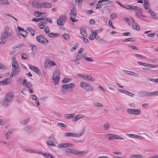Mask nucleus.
<instances>
[{
  "mask_svg": "<svg viewBox=\"0 0 158 158\" xmlns=\"http://www.w3.org/2000/svg\"><path fill=\"white\" fill-rule=\"evenodd\" d=\"M131 10L136 12L135 15L137 18L143 21H145V18H147V17L142 14L143 10L141 7L138 6H132Z\"/></svg>",
  "mask_w": 158,
  "mask_h": 158,
  "instance_id": "nucleus-1",
  "label": "nucleus"
},
{
  "mask_svg": "<svg viewBox=\"0 0 158 158\" xmlns=\"http://www.w3.org/2000/svg\"><path fill=\"white\" fill-rule=\"evenodd\" d=\"M33 7H35L38 8H50L52 6L51 3L48 2H43L41 3H36L35 5L32 4Z\"/></svg>",
  "mask_w": 158,
  "mask_h": 158,
  "instance_id": "nucleus-2",
  "label": "nucleus"
},
{
  "mask_svg": "<svg viewBox=\"0 0 158 158\" xmlns=\"http://www.w3.org/2000/svg\"><path fill=\"white\" fill-rule=\"evenodd\" d=\"M60 71L58 69H56L52 75V79L55 85H58L59 83Z\"/></svg>",
  "mask_w": 158,
  "mask_h": 158,
  "instance_id": "nucleus-3",
  "label": "nucleus"
},
{
  "mask_svg": "<svg viewBox=\"0 0 158 158\" xmlns=\"http://www.w3.org/2000/svg\"><path fill=\"white\" fill-rule=\"evenodd\" d=\"M85 129V128H83L81 132L79 134H75L74 133L68 132L66 133L65 134V136H70L73 137H80L84 133Z\"/></svg>",
  "mask_w": 158,
  "mask_h": 158,
  "instance_id": "nucleus-4",
  "label": "nucleus"
},
{
  "mask_svg": "<svg viewBox=\"0 0 158 158\" xmlns=\"http://www.w3.org/2000/svg\"><path fill=\"white\" fill-rule=\"evenodd\" d=\"M127 112L128 114L133 115H137L141 113V110L139 109H134L129 108L127 109Z\"/></svg>",
  "mask_w": 158,
  "mask_h": 158,
  "instance_id": "nucleus-5",
  "label": "nucleus"
},
{
  "mask_svg": "<svg viewBox=\"0 0 158 158\" xmlns=\"http://www.w3.org/2000/svg\"><path fill=\"white\" fill-rule=\"evenodd\" d=\"M66 19L65 15H63L60 16L57 19L56 22L58 25L62 26L65 23Z\"/></svg>",
  "mask_w": 158,
  "mask_h": 158,
  "instance_id": "nucleus-6",
  "label": "nucleus"
},
{
  "mask_svg": "<svg viewBox=\"0 0 158 158\" xmlns=\"http://www.w3.org/2000/svg\"><path fill=\"white\" fill-rule=\"evenodd\" d=\"M80 85L83 89L87 91H93L94 90V88L92 86L89 84L83 82H81Z\"/></svg>",
  "mask_w": 158,
  "mask_h": 158,
  "instance_id": "nucleus-7",
  "label": "nucleus"
},
{
  "mask_svg": "<svg viewBox=\"0 0 158 158\" xmlns=\"http://www.w3.org/2000/svg\"><path fill=\"white\" fill-rule=\"evenodd\" d=\"M36 40L38 42L44 44H46L48 42V40L42 35L37 36Z\"/></svg>",
  "mask_w": 158,
  "mask_h": 158,
  "instance_id": "nucleus-8",
  "label": "nucleus"
},
{
  "mask_svg": "<svg viewBox=\"0 0 158 158\" xmlns=\"http://www.w3.org/2000/svg\"><path fill=\"white\" fill-rule=\"evenodd\" d=\"M56 65V63L48 59H46L44 61V66L45 69L49 68V66H54Z\"/></svg>",
  "mask_w": 158,
  "mask_h": 158,
  "instance_id": "nucleus-9",
  "label": "nucleus"
},
{
  "mask_svg": "<svg viewBox=\"0 0 158 158\" xmlns=\"http://www.w3.org/2000/svg\"><path fill=\"white\" fill-rule=\"evenodd\" d=\"M75 86L73 83H69L67 84H63L62 86L61 89L62 91L68 90L69 89H72Z\"/></svg>",
  "mask_w": 158,
  "mask_h": 158,
  "instance_id": "nucleus-10",
  "label": "nucleus"
},
{
  "mask_svg": "<svg viewBox=\"0 0 158 158\" xmlns=\"http://www.w3.org/2000/svg\"><path fill=\"white\" fill-rule=\"evenodd\" d=\"M10 35V34L7 31H6L2 34L1 37V43L4 44L5 43L6 41V39L8 38Z\"/></svg>",
  "mask_w": 158,
  "mask_h": 158,
  "instance_id": "nucleus-11",
  "label": "nucleus"
},
{
  "mask_svg": "<svg viewBox=\"0 0 158 158\" xmlns=\"http://www.w3.org/2000/svg\"><path fill=\"white\" fill-rule=\"evenodd\" d=\"M12 101V100L8 99L5 98L1 103L2 105L3 106H10Z\"/></svg>",
  "mask_w": 158,
  "mask_h": 158,
  "instance_id": "nucleus-12",
  "label": "nucleus"
},
{
  "mask_svg": "<svg viewBox=\"0 0 158 158\" xmlns=\"http://www.w3.org/2000/svg\"><path fill=\"white\" fill-rule=\"evenodd\" d=\"M72 144L70 143H62L58 145L57 148H66L68 147H71L72 146Z\"/></svg>",
  "mask_w": 158,
  "mask_h": 158,
  "instance_id": "nucleus-13",
  "label": "nucleus"
},
{
  "mask_svg": "<svg viewBox=\"0 0 158 158\" xmlns=\"http://www.w3.org/2000/svg\"><path fill=\"white\" fill-rule=\"evenodd\" d=\"M29 67L30 68L34 71L35 73L38 74V75H40L41 73L40 71L37 67L31 65H29Z\"/></svg>",
  "mask_w": 158,
  "mask_h": 158,
  "instance_id": "nucleus-14",
  "label": "nucleus"
},
{
  "mask_svg": "<svg viewBox=\"0 0 158 158\" xmlns=\"http://www.w3.org/2000/svg\"><path fill=\"white\" fill-rule=\"evenodd\" d=\"M116 2L119 5V6L123 7V8L127 10H131L132 6H131L129 5H123L121 3H120L119 2L117 1Z\"/></svg>",
  "mask_w": 158,
  "mask_h": 158,
  "instance_id": "nucleus-15",
  "label": "nucleus"
},
{
  "mask_svg": "<svg viewBox=\"0 0 158 158\" xmlns=\"http://www.w3.org/2000/svg\"><path fill=\"white\" fill-rule=\"evenodd\" d=\"M10 82V78H6L5 79L0 81V85H7Z\"/></svg>",
  "mask_w": 158,
  "mask_h": 158,
  "instance_id": "nucleus-16",
  "label": "nucleus"
},
{
  "mask_svg": "<svg viewBox=\"0 0 158 158\" xmlns=\"http://www.w3.org/2000/svg\"><path fill=\"white\" fill-rule=\"evenodd\" d=\"M12 71L10 75V77H12L15 76L16 75L19 73L20 71L19 69H12Z\"/></svg>",
  "mask_w": 158,
  "mask_h": 158,
  "instance_id": "nucleus-17",
  "label": "nucleus"
},
{
  "mask_svg": "<svg viewBox=\"0 0 158 158\" xmlns=\"http://www.w3.org/2000/svg\"><path fill=\"white\" fill-rule=\"evenodd\" d=\"M14 95L13 93L10 92L7 93L5 96V98L10 100H12V98L14 97Z\"/></svg>",
  "mask_w": 158,
  "mask_h": 158,
  "instance_id": "nucleus-18",
  "label": "nucleus"
},
{
  "mask_svg": "<svg viewBox=\"0 0 158 158\" xmlns=\"http://www.w3.org/2000/svg\"><path fill=\"white\" fill-rule=\"evenodd\" d=\"M126 135L131 138H135L136 139H140L142 137V136L137 135L134 134H126Z\"/></svg>",
  "mask_w": 158,
  "mask_h": 158,
  "instance_id": "nucleus-19",
  "label": "nucleus"
},
{
  "mask_svg": "<svg viewBox=\"0 0 158 158\" xmlns=\"http://www.w3.org/2000/svg\"><path fill=\"white\" fill-rule=\"evenodd\" d=\"M110 0H100L98 1V3H101L103 2V4L106 5H110L112 2Z\"/></svg>",
  "mask_w": 158,
  "mask_h": 158,
  "instance_id": "nucleus-20",
  "label": "nucleus"
},
{
  "mask_svg": "<svg viewBox=\"0 0 158 158\" xmlns=\"http://www.w3.org/2000/svg\"><path fill=\"white\" fill-rule=\"evenodd\" d=\"M88 151L87 152L85 151H82L80 152H77L76 151L75 155L79 156H82L85 154H87L88 153Z\"/></svg>",
  "mask_w": 158,
  "mask_h": 158,
  "instance_id": "nucleus-21",
  "label": "nucleus"
},
{
  "mask_svg": "<svg viewBox=\"0 0 158 158\" xmlns=\"http://www.w3.org/2000/svg\"><path fill=\"white\" fill-rule=\"evenodd\" d=\"M84 117V116L81 114H78L75 116L74 118L73 119V121L76 122L79 120L81 118H83Z\"/></svg>",
  "mask_w": 158,
  "mask_h": 158,
  "instance_id": "nucleus-22",
  "label": "nucleus"
},
{
  "mask_svg": "<svg viewBox=\"0 0 158 158\" xmlns=\"http://www.w3.org/2000/svg\"><path fill=\"white\" fill-rule=\"evenodd\" d=\"M149 11L150 13V15L154 19H156L157 18V17L156 15L155 12L153 11L150 8H149Z\"/></svg>",
  "mask_w": 158,
  "mask_h": 158,
  "instance_id": "nucleus-23",
  "label": "nucleus"
},
{
  "mask_svg": "<svg viewBox=\"0 0 158 158\" xmlns=\"http://www.w3.org/2000/svg\"><path fill=\"white\" fill-rule=\"evenodd\" d=\"M70 15L71 16L70 17H75L77 15V12L74 8H73L71 10Z\"/></svg>",
  "mask_w": 158,
  "mask_h": 158,
  "instance_id": "nucleus-24",
  "label": "nucleus"
},
{
  "mask_svg": "<svg viewBox=\"0 0 158 158\" xmlns=\"http://www.w3.org/2000/svg\"><path fill=\"white\" fill-rule=\"evenodd\" d=\"M30 119L29 118H27L24 119V120L20 121L19 122V123L20 124L24 126L26 125L28 123Z\"/></svg>",
  "mask_w": 158,
  "mask_h": 158,
  "instance_id": "nucleus-25",
  "label": "nucleus"
},
{
  "mask_svg": "<svg viewBox=\"0 0 158 158\" xmlns=\"http://www.w3.org/2000/svg\"><path fill=\"white\" fill-rule=\"evenodd\" d=\"M85 80L88 81H95V79L94 78L92 77L91 76L86 75Z\"/></svg>",
  "mask_w": 158,
  "mask_h": 158,
  "instance_id": "nucleus-26",
  "label": "nucleus"
},
{
  "mask_svg": "<svg viewBox=\"0 0 158 158\" xmlns=\"http://www.w3.org/2000/svg\"><path fill=\"white\" fill-rule=\"evenodd\" d=\"M80 33L81 35L84 37L87 36V34L86 32V31L84 28H81L80 29Z\"/></svg>",
  "mask_w": 158,
  "mask_h": 158,
  "instance_id": "nucleus-27",
  "label": "nucleus"
},
{
  "mask_svg": "<svg viewBox=\"0 0 158 158\" xmlns=\"http://www.w3.org/2000/svg\"><path fill=\"white\" fill-rule=\"evenodd\" d=\"M40 154L42 155L44 157H47V158H54L51 154L49 153H43L41 152Z\"/></svg>",
  "mask_w": 158,
  "mask_h": 158,
  "instance_id": "nucleus-28",
  "label": "nucleus"
},
{
  "mask_svg": "<svg viewBox=\"0 0 158 158\" xmlns=\"http://www.w3.org/2000/svg\"><path fill=\"white\" fill-rule=\"evenodd\" d=\"M45 22L43 21L40 22L38 23L39 27L41 29H43L44 28V26L46 25Z\"/></svg>",
  "mask_w": 158,
  "mask_h": 158,
  "instance_id": "nucleus-29",
  "label": "nucleus"
},
{
  "mask_svg": "<svg viewBox=\"0 0 158 158\" xmlns=\"http://www.w3.org/2000/svg\"><path fill=\"white\" fill-rule=\"evenodd\" d=\"M113 139H115L118 140H123L125 139V138H123L122 137L118 135L114 134H113Z\"/></svg>",
  "mask_w": 158,
  "mask_h": 158,
  "instance_id": "nucleus-30",
  "label": "nucleus"
},
{
  "mask_svg": "<svg viewBox=\"0 0 158 158\" xmlns=\"http://www.w3.org/2000/svg\"><path fill=\"white\" fill-rule=\"evenodd\" d=\"M56 141L48 140L47 141V143L48 146H55L56 144H55V142Z\"/></svg>",
  "mask_w": 158,
  "mask_h": 158,
  "instance_id": "nucleus-31",
  "label": "nucleus"
},
{
  "mask_svg": "<svg viewBox=\"0 0 158 158\" xmlns=\"http://www.w3.org/2000/svg\"><path fill=\"white\" fill-rule=\"evenodd\" d=\"M27 151L31 153H36L39 154H40L41 152L39 151H37L35 150H33L31 149H27Z\"/></svg>",
  "mask_w": 158,
  "mask_h": 158,
  "instance_id": "nucleus-32",
  "label": "nucleus"
},
{
  "mask_svg": "<svg viewBox=\"0 0 158 158\" xmlns=\"http://www.w3.org/2000/svg\"><path fill=\"white\" fill-rule=\"evenodd\" d=\"M59 34L57 33H50L48 34V35L50 37L55 38L59 36Z\"/></svg>",
  "mask_w": 158,
  "mask_h": 158,
  "instance_id": "nucleus-33",
  "label": "nucleus"
},
{
  "mask_svg": "<svg viewBox=\"0 0 158 158\" xmlns=\"http://www.w3.org/2000/svg\"><path fill=\"white\" fill-rule=\"evenodd\" d=\"M96 36V35L94 34V32L93 31L91 32L89 37V39L90 40H93L95 38Z\"/></svg>",
  "mask_w": 158,
  "mask_h": 158,
  "instance_id": "nucleus-34",
  "label": "nucleus"
},
{
  "mask_svg": "<svg viewBox=\"0 0 158 158\" xmlns=\"http://www.w3.org/2000/svg\"><path fill=\"white\" fill-rule=\"evenodd\" d=\"M143 95L145 96L149 97L152 96V92H148L145 91H143L142 93Z\"/></svg>",
  "mask_w": 158,
  "mask_h": 158,
  "instance_id": "nucleus-35",
  "label": "nucleus"
},
{
  "mask_svg": "<svg viewBox=\"0 0 158 158\" xmlns=\"http://www.w3.org/2000/svg\"><path fill=\"white\" fill-rule=\"evenodd\" d=\"M65 152L67 153H70L73 154H76V151L73 149H68V150H66Z\"/></svg>",
  "mask_w": 158,
  "mask_h": 158,
  "instance_id": "nucleus-36",
  "label": "nucleus"
},
{
  "mask_svg": "<svg viewBox=\"0 0 158 158\" xmlns=\"http://www.w3.org/2000/svg\"><path fill=\"white\" fill-rule=\"evenodd\" d=\"M135 40L133 38H130L126 39L123 41V42H127L134 41Z\"/></svg>",
  "mask_w": 158,
  "mask_h": 158,
  "instance_id": "nucleus-37",
  "label": "nucleus"
},
{
  "mask_svg": "<svg viewBox=\"0 0 158 158\" xmlns=\"http://www.w3.org/2000/svg\"><path fill=\"white\" fill-rule=\"evenodd\" d=\"M28 30L31 33L32 36H34L35 34V31L31 27H29L28 28Z\"/></svg>",
  "mask_w": 158,
  "mask_h": 158,
  "instance_id": "nucleus-38",
  "label": "nucleus"
},
{
  "mask_svg": "<svg viewBox=\"0 0 158 158\" xmlns=\"http://www.w3.org/2000/svg\"><path fill=\"white\" fill-rule=\"evenodd\" d=\"M143 156L142 155H132L130 156V158H142Z\"/></svg>",
  "mask_w": 158,
  "mask_h": 158,
  "instance_id": "nucleus-39",
  "label": "nucleus"
},
{
  "mask_svg": "<svg viewBox=\"0 0 158 158\" xmlns=\"http://www.w3.org/2000/svg\"><path fill=\"white\" fill-rule=\"evenodd\" d=\"M43 12H40L37 11H35L34 13L36 17H40L42 16L43 14Z\"/></svg>",
  "mask_w": 158,
  "mask_h": 158,
  "instance_id": "nucleus-40",
  "label": "nucleus"
},
{
  "mask_svg": "<svg viewBox=\"0 0 158 158\" xmlns=\"http://www.w3.org/2000/svg\"><path fill=\"white\" fill-rule=\"evenodd\" d=\"M82 57L84 58L85 59V60L89 62H93V60L91 58L87 56H84V55H83L82 56Z\"/></svg>",
  "mask_w": 158,
  "mask_h": 158,
  "instance_id": "nucleus-41",
  "label": "nucleus"
},
{
  "mask_svg": "<svg viewBox=\"0 0 158 158\" xmlns=\"http://www.w3.org/2000/svg\"><path fill=\"white\" fill-rule=\"evenodd\" d=\"M82 56V54H78L77 53L76 58L75 60V61L77 62L81 58Z\"/></svg>",
  "mask_w": 158,
  "mask_h": 158,
  "instance_id": "nucleus-42",
  "label": "nucleus"
},
{
  "mask_svg": "<svg viewBox=\"0 0 158 158\" xmlns=\"http://www.w3.org/2000/svg\"><path fill=\"white\" fill-rule=\"evenodd\" d=\"M77 76L82 79L85 80L86 75L85 74H77Z\"/></svg>",
  "mask_w": 158,
  "mask_h": 158,
  "instance_id": "nucleus-43",
  "label": "nucleus"
},
{
  "mask_svg": "<svg viewBox=\"0 0 158 158\" xmlns=\"http://www.w3.org/2000/svg\"><path fill=\"white\" fill-rule=\"evenodd\" d=\"M93 106L95 107H102L103 106L102 104L98 102L94 103Z\"/></svg>",
  "mask_w": 158,
  "mask_h": 158,
  "instance_id": "nucleus-44",
  "label": "nucleus"
},
{
  "mask_svg": "<svg viewBox=\"0 0 158 158\" xmlns=\"http://www.w3.org/2000/svg\"><path fill=\"white\" fill-rule=\"evenodd\" d=\"M32 128V127L31 126H27L25 127L23 130L26 132H27L30 131Z\"/></svg>",
  "mask_w": 158,
  "mask_h": 158,
  "instance_id": "nucleus-45",
  "label": "nucleus"
},
{
  "mask_svg": "<svg viewBox=\"0 0 158 158\" xmlns=\"http://www.w3.org/2000/svg\"><path fill=\"white\" fill-rule=\"evenodd\" d=\"M110 128V125L108 123H106L103 125V128L105 130H108Z\"/></svg>",
  "mask_w": 158,
  "mask_h": 158,
  "instance_id": "nucleus-46",
  "label": "nucleus"
},
{
  "mask_svg": "<svg viewBox=\"0 0 158 158\" xmlns=\"http://www.w3.org/2000/svg\"><path fill=\"white\" fill-rule=\"evenodd\" d=\"M143 69L144 71L146 73H150L151 72H153L155 71L151 70L148 68H143Z\"/></svg>",
  "mask_w": 158,
  "mask_h": 158,
  "instance_id": "nucleus-47",
  "label": "nucleus"
},
{
  "mask_svg": "<svg viewBox=\"0 0 158 158\" xmlns=\"http://www.w3.org/2000/svg\"><path fill=\"white\" fill-rule=\"evenodd\" d=\"M143 6L147 10L148 9H149V7L150 6L149 2H145L144 3Z\"/></svg>",
  "mask_w": 158,
  "mask_h": 158,
  "instance_id": "nucleus-48",
  "label": "nucleus"
},
{
  "mask_svg": "<svg viewBox=\"0 0 158 158\" xmlns=\"http://www.w3.org/2000/svg\"><path fill=\"white\" fill-rule=\"evenodd\" d=\"M71 81V79L69 78H64L62 80L63 83H68Z\"/></svg>",
  "mask_w": 158,
  "mask_h": 158,
  "instance_id": "nucleus-49",
  "label": "nucleus"
},
{
  "mask_svg": "<svg viewBox=\"0 0 158 158\" xmlns=\"http://www.w3.org/2000/svg\"><path fill=\"white\" fill-rule=\"evenodd\" d=\"M63 38L66 40H68L69 39V34L65 33L63 35Z\"/></svg>",
  "mask_w": 158,
  "mask_h": 158,
  "instance_id": "nucleus-50",
  "label": "nucleus"
},
{
  "mask_svg": "<svg viewBox=\"0 0 158 158\" xmlns=\"http://www.w3.org/2000/svg\"><path fill=\"white\" fill-rule=\"evenodd\" d=\"M74 114H67L66 116V117L67 119H70L73 118V117Z\"/></svg>",
  "mask_w": 158,
  "mask_h": 158,
  "instance_id": "nucleus-51",
  "label": "nucleus"
},
{
  "mask_svg": "<svg viewBox=\"0 0 158 158\" xmlns=\"http://www.w3.org/2000/svg\"><path fill=\"white\" fill-rule=\"evenodd\" d=\"M133 28L136 30H139L140 29L139 26L137 24L136 25H135L134 26L132 25Z\"/></svg>",
  "mask_w": 158,
  "mask_h": 158,
  "instance_id": "nucleus-52",
  "label": "nucleus"
},
{
  "mask_svg": "<svg viewBox=\"0 0 158 158\" xmlns=\"http://www.w3.org/2000/svg\"><path fill=\"white\" fill-rule=\"evenodd\" d=\"M148 80L152 81L153 82H156V83H158V79H155V78H148Z\"/></svg>",
  "mask_w": 158,
  "mask_h": 158,
  "instance_id": "nucleus-53",
  "label": "nucleus"
},
{
  "mask_svg": "<svg viewBox=\"0 0 158 158\" xmlns=\"http://www.w3.org/2000/svg\"><path fill=\"white\" fill-rule=\"evenodd\" d=\"M117 16V15L115 13H112L110 14V19L112 20L114 19Z\"/></svg>",
  "mask_w": 158,
  "mask_h": 158,
  "instance_id": "nucleus-54",
  "label": "nucleus"
},
{
  "mask_svg": "<svg viewBox=\"0 0 158 158\" xmlns=\"http://www.w3.org/2000/svg\"><path fill=\"white\" fill-rule=\"evenodd\" d=\"M102 31V29H98L96 30L95 31H93L94 34L97 36V34H98L101 32Z\"/></svg>",
  "mask_w": 158,
  "mask_h": 158,
  "instance_id": "nucleus-55",
  "label": "nucleus"
},
{
  "mask_svg": "<svg viewBox=\"0 0 158 158\" xmlns=\"http://www.w3.org/2000/svg\"><path fill=\"white\" fill-rule=\"evenodd\" d=\"M32 86V85L30 82H27L25 85V87L27 88H31Z\"/></svg>",
  "mask_w": 158,
  "mask_h": 158,
  "instance_id": "nucleus-56",
  "label": "nucleus"
},
{
  "mask_svg": "<svg viewBox=\"0 0 158 158\" xmlns=\"http://www.w3.org/2000/svg\"><path fill=\"white\" fill-rule=\"evenodd\" d=\"M138 64L140 65H142L144 66H145L146 67H149V64H148L144 63H143V62H141L140 61H139L138 62Z\"/></svg>",
  "mask_w": 158,
  "mask_h": 158,
  "instance_id": "nucleus-57",
  "label": "nucleus"
},
{
  "mask_svg": "<svg viewBox=\"0 0 158 158\" xmlns=\"http://www.w3.org/2000/svg\"><path fill=\"white\" fill-rule=\"evenodd\" d=\"M30 47L31 48L33 52H35L37 50L36 47L34 45H31Z\"/></svg>",
  "mask_w": 158,
  "mask_h": 158,
  "instance_id": "nucleus-58",
  "label": "nucleus"
},
{
  "mask_svg": "<svg viewBox=\"0 0 158 158\" xmlns=\"http://www.w3.org/2000/svg\"><path fill=\"white\" fill-rule=\"evenodd\" d=\"M20 34L25 38L27 35V33L24 30L22 32L20 33Z\"/></svg>",
  "mask_w": 158,
  "mask_h": 158,
  "instance_id": "nucleus-59",
  "label": "nucleus"
},
{
  "mask_svg": "<svg viewBox=\"0 0 158 158\" xmlns=\"http://www.w3.org/2000/svg\"><path fill=\"white\" fill-rule=\"evenodd\" d=\"M135 55L136 56H137L139 57L140 58L142 59H147V58L145 56H143L142 55H141L139 54H135Z\"/></svg>",
  "mask_w": 158,
  "mask_h": 158,
  "instance_id": "nucleus-60",
  "label": "nucleus"
},
{
  "mask_svg": "<svg viewBox=\"0 0 158 158\" xmlns=\"http://www.w3.org/2000/svg\"><path fill=\"white\" fill-rule=\"evenodd\" d=\"M124 20L129 25H130L131 24V21L130 19L128 18H124Z\"/></svg>",
  "mask_w": 158,
  "mask_h": 158,
  "instance_id": "nucleus-61",
  "label": "nucleus"
},
{
  "mask_svg": "<svg viewBox=\"0 0 158 158\" xmlns=\"http://www.w3.org/2000/svg\"><path fill=\"white\" fill-rule=\"evenodd\" d=\"M57 125L61 127H67L66 125L61 123H57Z\"/></svg>",
  "mask_w": 158,
  "mask_h": 158,
  "instance_id": "nucleus-62",
  "label": "nucleus"
},
{
  "mask_svg": "<svg viewBox=\"0 0 158 158\" xmlns=\"http://www.w3.org/2000/svg\"><path fill=\"white\" fill-rule=\"evenodd\" d=\"M108 135V139L109 140H111L113 139V134H110L107 135Z\"/></svg>",
  "mask_w": 158,
  "mask_h": 158,
  "instance_id": "nucleus-63",
  "label": "nucleus"
},
{
  "mask_svg": "<svg viewBox=\"0 0 158 158\" xmlns=\"http://www.w3.org/2000/svg\"><path fill=\"white\" fill-rule=\"evenodd\" d=\"M22 57L23 59L26 60L28 59V56L26 54L23 53L22 54Z\"/></svg>",
  "mask_w": 158,
  "mask_h": 158,
  "instance_id": "nucleus-64",
  "label": "nucleus"
}]
</instances>
